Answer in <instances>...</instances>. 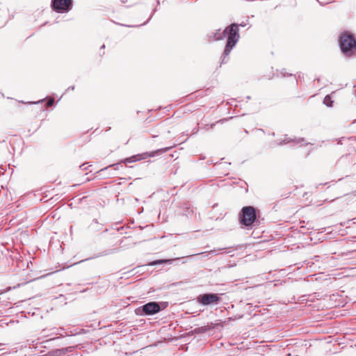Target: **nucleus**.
<instances>
[{
	"label": "nucleus",
	"instance_id": "1",
	"mask_svg": "<svg viewBox=\"0 0 356 356\" xmlns=\"http://www.w3.org/2000/svg\"><path fill=\"white\" fill-rule=\"evenodd\" d=\"M227 36V42L224 50L225 56H228L239 39L238 26L236 24H232L227 26L222 33H216L215 40H220Z\"/></svg>",
	"mask_w": 356,
	"mask_h": 356
},
{
	"label": "nucleus",
	"instance_id": "2",
	"mask_svg": "<svg viewBox=\"0 0 356 356\" xmlns=\"http://www.w3.org/2000/svg\"><path fill=\"white\" fill-rule=\"evenodd\" d=\"M339 44L342 52L346 56H350L356 51V40L351 34L347 33L341 34Z\"/></svg>",
	"mask_w": 356,
	"mask_h": 356
},
{
	"label": "nucleus",
	"instance_id": "3",
	"mask_svg": "<svg viewBox=\"0 0 356 356\" xmlns=\"http://www.w3.org/2000/svg\"><path fill=\"white\" fill-rule=\"evenodd\" d=\"M257 219L256 210L253 207H244L239 215V220L241 225L247 229L252 227V225Z\"/></svg>",
	"mask_w": 356,
	"mask_h": 356
},
{
	"label": "nucleus",
	"instance_id": "4",
	"mask_svg": "<svg viewBox=\"0 0 356 356\" xmlns=\"http://www.w3.org/2000/svg\"><path fill=\"white\" fill-rule=\"evenodd\" d=\"M160 310L161 307L159 303L156 302H150L136 309L135 313L138 316H149L155 314Z\"/></svg>",
	"mask_w": 356,
	"mask_h": 356
},
{
	"label": "nucleus",
	"instance_id": "5",
	"mask_svg": "<svg viewBox=\"0 0 356 356\" xmlns=\"http://www.w3.org/2000/svg\"><path fill=\"white\" fill-rule=\"evenodd\" d=\"M221 300L220 296L217 293H205L197 297V301L202 305L206 306L211 304L217 305Z\"/></svg>",
	"mask_w": 356,
	"mask_h": 356
},
{
	"label": "nucleus",
	"instance_id": "6",
	"mask_svg": "<svg viewBox=\"0 0 356 356\" xmlns=\"http://www.w3.org/2000/svg\"><path fill=\"white\" fill-rule=\"evenodd\" d=\"M175 146H176V145L175 144L174 145H172L171 147H163V148L156 149L155 151L146 152H143L141 154H138L134 155L135 161L136 162V161L145 160L147 158L154 157V156L161 154L162 153L167 152Z\"/></svg>",
	"mask_w": 356,
	"mask_h": 356
},
{
	"label": "nucleus",
	"instance_id": "7",
	"mask_svg": "<svg viewBox=\"0 0 356 356\" xmlns=\"http://www.w3.org/2000/svg\"><path fill=\"white\" fill-rule=\"evenodd\" d=\"M51 7L58 13L68 11L72 7V0H52Z\"/></svg>",
	"mask_w": 356,
	"mask_h": 356
},
{
	"label": "nucleus",
	"instance_id": "8",
	"mask_svg": "<svg viewBox=\"0 0 356 356\" xmlns=\"http://www.w3.org/2000/svg\"><path fill=\"white\" fill-rule=\"evenodd\" d=\"M76 346H68L66 348H62L57 349L58 352L59 353V356H61L63 355H65L67 353H71L75 349Z\"/></svg>",
	"mask_w": 356,
	"mask_h": 356
},
{
	"label": "nucleus",
	"instance_id": "9",
	"mask_svg": "<svg viewBox=\"0 0 356 356\" xmlns=\"http://www.w3.org/2000/svg\"><path fill=\"white\" fill-rule=\"evenodd\" d=\"M177 259H160V260H156V261H154L153 262H152L150 264V265H157V264H165V263H168V264H172V262L175 260H176Z\"/></svg>",
	"mask_w": 356,
	"mask_h": 356
},
{
	"label": "nucleus",
	"instance_id": "10",
	"mask_svg": "<svg viewBox=\"0 0 356 356\" xmlns=\"http://www.w3.org/2000/svg\"><path fill=\"white\" fill-rule=\"evenodd\" d=\"M122 166L121 165L120 163H115V164H113V165H110L109 166H107L103 169H102L100 171H104V170H108V168H113V170H120V168H122Z\"/></svg>",
	"mask_w": 356,
	"mask_h": 356
},
{
	"label": "nucleus",
	"instance_id": "11",
	"mask_svg": "<svg viewBox=\"0 0 356 356\" xmlns=\"http://www.w3.org/2000/svg\"><path fill=\"white\" fill-rule=\"evenodd\" d=\"M323 103L328 107L332 106L333 101L330 95H326L323 99Z\"/></svg>",
	"mask_w": 356,
	"mask_h": 356
},
{
	"label": "nucleus",
	"instance_id": "12",
	"mask_svg": "<svg viewBox=\"0 0 356 356\" xmlns=\"http://www.w3.org/2000/svg\"><path fill=\"white\" fill-rule=\"evenodd\" d=\"M225 248H222V249H219V250H210L209 252H208L207 253L208 254H214V255H216V254H221L222 253V251L223 250H225ZM205 252H201V253H198L197 254H204Z\"/></svg>",
	"mask_w": 356,
	"mask_h": 356
},
{
	"label": "nucleus",
	"instance_id": "13",
	"mask_svg": "<svg viewBox=\"0 0 356 356\" xmlns=\"http://www.w3.org/2000/svg\"><path fill=\"white\" fill-rule=\"evenodd\" d=\"M44 356H59V353L57 349L52 350L46 353Z\"/></svg>",
	"mask_w": 356,
	"mask_h": 356
},
{
	"label": "nucleus",
	"instance_id": "14",
	"mask_svg": "<svg viewBox=\"0 0 356 356\" xmlns=\"http://www.w3.org/2000/svg\"><path fill=\"white\" fill-rule=\"evenodd\" d=\"M134 162H136L134 156H131L129 158H126L121 161V163H134Z\"/></svg>",
	"mask_w": 356,
	"mask_h": 356
},
{
	"label": "nucleus",
	"instance_id": "15",
	"mask_svg": "<svg viewBox=\"0 0 356 356\" xmlns=\"http://www.w3.org/2000/svg\"><path fill=\"white\" fill-rule=\"evenodd\" d=\"M85 165H86V163L82 164L81 165H80V168H81V170H87V169H88V167H86Z\"/></svg>",
	"mask_w": 356,
	"mask_h": 356
},
{
	"label": "nucleus",
	"instance_id": "16",
	"mask_svg": "<svg viewBox=\"0 0 356 356\" xmlns=\"http://www.w3.org/2000/svg\"><path fill=\"white\" fill-rule=\"evenodd\" d=\"M54 103V99H50L47 102V106H51Z\"/></svg>",
	"mask_w": 356,
	"mask_h": 356
},
{
	"label": "nucleus",
	"instance_id": "17",
	"mask_svg": "<svg viewBox=\"0 0 356 356\" xmlns=\"http://www.w3.org/2000/svg\"><path fill=\"white\" fill-rule=\"evenodd\" d=\"M301 141H304V138H299L297 141V143H300Z\"/></svg>",
	"mask_w": 356,
	"mask_h": 356
},
{
	"label": "nucleus",
	"instance_id": "18",
	"mask_svg": "<svg viewBox=\"0 0 356 356\" xmlns=\"http://www.w3.org/2000/svg\"><path fill=\"white\" fill-rule=\"evenodd\" d=\"M122 3H125L127 2V0H120Z\"/></svg>",
	"mask_w": 356,
	"mask_h": 356
},
{
	"label": "nucleus",
	"instance_id": "19",
	"mask_svg": "<svg viewBox=\"0 0 356 356\" xmlns=\"http://www.w3.org/2000/svg\"><path fill=\"white\" fill-rule=\"evenodd\" d=\"M339 144H341V139H340L338 142Z\"/></svg>",
	"mask_w": 356,
	"mask_h": 356
},
{
	"label": "nucleus",
	"instance_id": "20",
	"mask_svg": "<svg viewBox=\"0 0 356 356\" xmlns=\"http://www.w3.org/2000/svg\"><path fill=\"white\" fill-rule=\"evenodd\" d=\"M56 338L50 339V341L54 340Z\"/></svg>",
	"mask_w": 356,
	"mask_h": 356
},
{
	"label": "nucleus",
	"instance_id": "21",
	"mask_svg": "<svg viewBox=\"0 0 356 356\" xmlns=\"http://www.w3.org/2000/svg\"><path fill=\"white\" fill-rule=\"evenodd\" d=\"M56 338L50 339V341L54 340Z\"/></svg>",
	"mask_w": 356,
	"mask_h": 356
}]
</instances>
